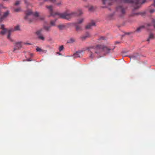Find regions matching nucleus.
Instances as JSON below:
<instances>
[{"mask_svg": "<svg viewBox=\"0 0 155 155\" xmlns=\"http://www.w3.org/2000/svg\"><path fill=\"white\" fill-rule=\"evenodd\" d=\"M138 56L139 55L138 54L135 53L130 56V58L136 59L137 58Z\"/></svg>", "mask_w": 155, "mask_h": 155, "instance_id": "17", "label": "nucleus"}, {"mask_svg": "<svg viewBox=\"0 0 155 155\" xmlns=\"http://www.w3.org/2000/svg\"><path fill=\"white\" fill-rule=\"evenodd\" d=\"M34 16L35 17H39V13L37 12L33 13L31 10H28L26 11L25 19L28 21L31 22L34 20Z\"/></svg>", "mask_w": 155, "mask_h": 155, "instance_id": "5", "label": "nucleus"}, {"mask_svg": "<svg viewBox=\"0 0 155 155\" xmlns=\"http://www.w3.org/2000/svg\"><path fill=\"white\" fill-rule=\"evenodd\" d=\"M25 3H26V1H25Z\"/></svg>", "mask_w": 155, "mask_h": 155, "instance_id": "42", "label": "nucleus"}, {"mask_svg": "<svg viewBox=\"0 0 155 155\" xmlns=\"http://www.w3.org/2000/svg\"><path fill=\"white\" fill-rule=\"evenodd\" d=\"M106 39V38L104 37L101 36L100 38V40H105Z\"/></svg>", "mask_w": 155, "mask_h": 155, "instance_id": "32", "label": "nucleus"}, {"mask_svg": "<svg viewBox=\"0 0 155 155\" xmlns=\"http://www.w3.org/2000/svg\"><path fill=\"white\" fill-rule=\"evenodd\" d=\"M21 47V42H16L15 44L13 51L15 52L16 50L19 49Z\"/></svg>", "mask_w": 155, "mask_h": 155, "instance_id": "10", "label": "nucleus"}, {"mask_svg": "<svg viewBox=\"0 0 155 155\" xmlns=\"http://www.w3.org/2000/svg\"><path fill=\"white\" fill-rule=\"evenodd\" d=\"M62 4V2L61 1H60V2L58 3H56V4L58 5V6H59L60 5H61Z\"/></svg>", "mask_w": 155, "mask_h": 155, "instance_id": "33", "label": "nucleus"}, {"mask_svg": "<svg viewBox=\"0 0 155 155\" xmlns=\"http://www.w3.org/2000/svg\"><path fill=\"white\" fill-rule=\"evenodd\" d=\"M81 51H78L74 54L73 56L74 58L80 57L82 56L81 54Z\"/></svg>", "mask_w": 155, "mask_h": 155, "instance_id": "14", "label": "nucleus"}, {"mask_svg": "<svg viewBox=\"0 0 155 155\" xmlns=\"http://www.w3.org/2000/svg\"><path fill=\"white\" fill-rule=\"evenodd\" d=\"M75 40L74 38H70V39L68 41V42L69 43H73V42L75 41Z\"/></svg>", "mask_w": 155, "mask_h": 155, "instance_id": "21", "label": "nucleus"}, {"mask_svg": "<svg viewBox=\"0 0 155 155\" xmlns=\"http://www.w3.org/2000/svg\"><path fill=\"white\" fill-rule=\"evenodd\" d=\"M20 4V1H16L15 3L14 4V5H18Z\"/></svg>", "mask_w": 155, "mask_h": 155, "instance_id": "30", "label": "nucleus"}, {"mask_svg": "<svg viewBox=\"0 0 155 155\" xmlns=\"http://www.w3.org/2000/svg\"><path fill=\"white\" fill-rule=\"evenodd\" d=\"M90 35L89 33L87 32L85 35L81 36V38L82 40H83L87 38L90 37Z\"/></svg>", "mask_w": 155, "mask_h": 155, "instance_id": "13", "label": "nucleus"}, {"mask_svg": "<svg viewBox=\"0 0 155 155\" xmlns=\"http://www.w3.org/2000/svg\"><path fill=\"white\" fill-rule=\"evenodd\" d=\"M56 19H55V20H52L51 21L50 24L52 26H54L55 25V22L56 21Z\"/></svg>", "mask_w": 155, "mask_h": 155, "instance_id": "19", "label": "nucleus"}, {"mask_svg": "<svg viewBox=\"0 0 155 155\" xmlns=\"http://www.w3.org/2000/svg\"><path fill=\"white\" fill-rule=\"evenodd\" d=\"M39 18L41 19V20H43V18H41L40 17H39Z\"/></svg>", "mask_w": 155, "mask_h": 155, "instance_id": "38", "label": "nucleus"}, {"mask_svg": "<svg viewBox=\"0 0 155 155\" xmlns=\"http://www.w3.org/2000/svg\"><path fill=\"white\" fill-rule=\"evenodd\" d=\"M84 20V18H81L79 19H78L77 20V22H75V23H77L78 24H81L83 22Z\"/></svg>", "mask_w": 155, "mask_h": 155, "instance_id": "18", "label": "nucleus"}, {"mask_svg": "<svg viewBox=\"0 0 155 155\" xmlns=\"http://www.w3.org/2000/svg\"><path fill=\"white\" fill-rule=\"evenodd\" d=\"M74 25L76 27V30L77 31H81L82 30V27L81 25H79L78 24L75 23H74Z\"/></svg>", "mask_w": 155, "mask_h": 155, "instance_id": "12", "label": "nucleus"}, {"mask_svg": "<svg viewBox=\"0 0 155 155\" xmlns=\"http://www.w3.org/2000/svg\"><path fill=\"white\" fill-rule=\"evenodd\" d=\"M139 14V13H132L130 15V16H134L135 15H138Z\"/></svg>", "mask_w": 155, "mask_h": 155, "instance_id": "26", "label": "nucleus"}, {"mask_svg": "<svg viewBox=\"0 0 155 155\" xmlns=\"http://www.w3.org/2000/svg\"><path fill=\"white\" fill-rule=\"evenodd\" d=\"M155 11V10L154 9H150L149 12L150 13H153Z\"/></svg>", "mask_w": 155, "mask_h": 155, "instance_id": "31", "label": "nucleus"}, {"mask_svg": "<svg viewBox=\"0 0 155 155\" xmlns=\"http://www.w3.org/2000/svg\"><path fill=\"white\" fill-rule=\"evenodd\" d=\"M155 38L154 34L152 33H150L149 34L148 38L147 39V41H149L150 40L153 39Z\"/></svg>", "mask_w": 155, "mask_h": 155, "instance_id": "15", "label": "nucleus"}, {"mask_svg": "<svg viewBox=\"0 0 155 155\" xmlns=\"http://www.w3.org/2000/svg\"><path fill=\"white\" fill-rule=\"evenodd\" d=\"M85 50L88 51L89 57L93 58L95 56L96 54H98L102 52L105 54H108L110 52L112 49L103 45H97L95 46L87 48Z\"/></svg>", "mask_w": 155, "mask_h": 155, "instance_id": "1", "label": "nucleus"}, {"mask_svg": "<svg viewBox=\"0 0 155 155\" xmlns=\"http://www.w3.org/2000/svg\"><path fill=\"white\" fill-rule=\"evenodd\" d=\"M147 25L148 26H151V24H147Z\"/></svg>", "mask_w": 155, "mask_h": 155, "instance_id": "37", "label": "nucleus"}, {"mask_svg": "<svg viewBox=\"0 0 155 155\" xmlns=\"http://www.w3.org/2000/svg\"><path fill=\"white\" fill-rule=\"evenodd\" d=\"M28 61H31V60H30V59H28Z\"/></svg>", "mask_w": 155, "mask_h": 155, "instance_id": "39", "label": "nucleus"}, {"mask_svg": "<svg viewBox=\"0 0 155 155\" xmlns=\"http://www.w3.org/2000/svg\"><path fill=\"white\" fill-rule=\"evenodd\" d=\"M44 2H40L39 3L40 5H42L44 4Z\"/></svg>", "mask_w": 155, "mask_h": 155, "instance_id": "35", "label": "nucleus"}, {"mask_svg": "<svg viewBox=\"0 0 155 155\" xmlns=\"http://www.w3.org/2000/svg\"><path fill=\"white\" fill-rule=\"evenodd\" d=\"M78 13H77L76 12H75L76 13V14H75V15L74 16L72 17L71 18H71H73V17H75V16H78V15L79 16V15H81L82 14H83V12L81 10L79 9V10H78Z\"/></svg>", "mask_w": 155, "mask_h": 155, "instance_id": "16", "label": "nucleus"}, {"mask_svg": "<svg viewBox=\"0 0 155 155\" xmlns=\"http://www.w3.org/2000/svg\"><path fill=\"white\" fill-rule=\"evenodd\" d=\"M2 8H3V5H0V9H2Z\"/></svg>", "mask_w": 155, "mask_h": 155, "instance_id": "34", "label": "nucleus"}, {"mask_svg": "<svg viewBox=\"0 0 155 155\" xmlns=\"http://www.w3.org/2000/svg\"><path fill=\"white\" fill-rule=\"evenodd\" d=\"M51 28V26H46L44 27V28L47 31H50Z\"/></svg>", "mask_w": 155, "mask_h": 155, "instance_id": "24", "label": "nucleus"}, {"mask_svg": "<svg viewBox=\"0 0 155 155\" xmlns=\"http://www.w3.org/2000/svg\"><path fill=\"white\" fill-rule=\"evenodd\" d=\"M112 49L111 51H113V49H114V48H113V49Z\"/></svg>", "mask_w": 155, "mask_h": 155, "instance_id": "41", "label": "nucleus"}, {"mask_svg": "<svg viewBox=\"0 0 155 155\" xmlns=\"http://www.w3.org/2000/svg\"><path fill=\"white\" fill-rule=\"evenodd\" d=\"M152 23L153 24V26L155 29V20L153 19L152 20Z\"/></svg>", "mask_w": 155, "mask_h": 155, "instance_id": "28", "label": "nucleus"}, {"mask_svg": "<svg viewBox=\"0 0 155 155\" xmlns=\"http://www.w3.org/2000/svg\"><path fill=\"white\" fill-rule=\"evenodd\" d=\"M102 3L105 5V6H102V8H106L108 5H111L113 2L112 0H102Z\"/></svg>", "mask_w": 155, "mask_h": 155, "instance_id": "8", "label": "nucleus"}, {"mask_svg": "<svg viewBox=\"0 0 155 155\" xmlns=\"http://www.w3.org/2000/svg\"><path fill=\"white\" fill-rule=\"evenodd\" d=\"M113 15H114V14H111L110 15V18H111L112 17V16H113Z\"/></svg>", "mask_w": 155, "mask_h": 155, "instance_id": "36", "label": "nucleus"}, {"mask_svg": "<svg viewBox=\"0 0 155 155\" xmlns=\"http://www.w3.org/2000/svg\"><path fill=\"white\" fill-rule=\"evenodd\" d=\"M9 13V11H7L4 12L2 15V13L0 12V22H2L4 19L7 17Z\"/></svg>", "mask_w": 155, "mask_h": 155, "instance_id": "9", "label": "nucleus"}, {"mask_svg": "<svg viewBox=\"0 0 155 155\" xmlns=\"http://www.w3.org/2000/svg\"><path fill=\"white\" fill-rule=\"evenodd\" d=\"M26 44H28V45H30V44H29V43H26Z\"/></svg>", "mask_w": 155, "mask_h": 155, "instance_id": "40", "label": "nucleus"}, {"mask_svg": "<svg viewBox=\"0 0 155 155\" xmlns=\"http://www.w3.org/2000/svg\"><path fill=\"white\" fill-rule=\"evenodd\" d=\"M46 7L48 10L50 15L48 16L49 17L52 16L55 17L57 16L58 18L69 20L72 17L75 15V12H65L62 13L58 12H54L53 11V6L52 5H46Z\"/></svg>", "mask_w": 155, "mask_h": 155, "instance_id": "2", "label": "nucleus"}, {"mask_svg": "<svg viewBox=\"0 0 155 155\" xmlns=\"http://www.w3.org/2000/svg\"><path fill=\"white\" fill-rule=\"evenodd\" d=\"M89 10L91 11H92L94 10L93 7L92 6H90L89 7Z\"/></svg>", "mask_w": 155, "mask_h": 155, "instance_id": "29", "label": "nucleus"}, {"mask_svg": "<svg viewBox=\"0 0 155 155\" xmlns=\"http://www.w3.org/2000/svg\"><path fill=\"white\" fill-rule=\"evenodd\" d=\"M95 26V23L94 21H92L91 22L88 24L86 26L85 28L86 29H91L92 26Z\"/></svg>", "mask_w": 155, "mask_h": 155, "instance_id": "11", "label": "nucleus"}, {"mask_svg": "<svg viewBox=\"0 0 155 155\" xmlns=\"http://www.w3.org/2000/svg\"><path fill=\"white\" fill-rule=\"evenodd\" d=\"M36 50L37 51L41 52L43 51L40 48L37 47L36 49Z\"/></svg>", "mask_w": 155, "mask_h": 155, "instance_id": "27", "label": "nucleus"}, {"mask_svg": "<svg viewBox=\"0 0 155 155\" xmlns=\"http://www.w3.org/2000/svg\"><path fill=\"white\" fill-rule=\"evenodd\" d=\"M1 28L2 29V31L0 32V34L2 35H4L5 34H8L7 38L11 42H13V40L10 36L11 32L13 31H18L20 30V26L18 25L15 26L14 29L8 30L5 28L4 25H1Z\"/></svg>", "mask_w": 155, "mask_h": 155, "instance_id": "3", "label": "nucleus"}, {"mask_svg": "<svg viewBox=\"0 0 155 155\" xmlns=\"http://www.w3.org/2000/svg\"><path fill=\"white\" fill-rule=\"evenodd\" d=\"M64 46L63 45H61V46H60L59 48V51H62L64 49Z\"/></svg>", "mask_w": 155, "mask_h": 155, "instance_id": "25", "label": "nucleus"}, {"mask_svg": "<svg viewBox=\"0 0 155 155\" xmlns=\"http://www.w3.org/2000/svg\"><path fill=\"white\" fill-rule=\"evenodd\" d=\"M65 27V26L63 25H60L58 26V28L60 30H62Z\"/></svg>", "mask_w": 155, "mask_h": 155, "instance_id": "20", "label": "nucleus"}, {"mask_svg": "<svg viewBox=\"0 0 155 155\" xmlns=\"http://www.w3.org/2000/svg\"><path fill=\"white\" fill-rule=\"evenodd\" d=\"M43 31V29L41 28L37 30L36 31L35 34L37 36L38 39L43 41H44L45 40V38L42 35Z\"/></svg>", "mask_w": 155, "mask_h": 155, "instance_id": "7", "label": "nucleus"}, {"mask_svg": "<svg viewBox=\"0 0 155 155\" xmlns=\"http://www.w3.org/2000/svg\"><path fill=\"white\" fill-rule=\"evenodd\" d=\"M144 28V27L143 26H141L137 28V31L138 32H140L141 31V30L142 29H143Z\"/></svg>", "mask_w": 155, "mask_h": 155, "instance_id": "22", "label": "nucleus"}, {"mask_svg": "<svg viewBox=\"0 0 155 155\" xmlns=\"http://www.w3.org/2000/svg\"><path fill=\"white\" fill-rule=\"evenodd\" d=\"M116 11L119 16L123 17L126 13V8L122 5L117 6L116 8Z\"/></svg>", "mask_w": 155, "mask_h": 155, "instance_id": "6", "label": "nucleus"}, {"mask_svg": "<svg viewBox=\"0 0 155 155\" xmlns=\"http://www.w3.org/2000/svg\"><path fill=\"white\" fill-rule=\"evenodd\" d=\"M154 0V3L152 6L154 5L155 7V0ZM146 0H120L121 3H132L133 4L134 9H138L140 5L144 3Z\"/></svg>", "mask_w": 155, "mask_h": 155, "instance_id": "4", "label": "nucleus"}, {"mask_svg": "<svg viewBox=\"0 0 155 155\" xmlns=\"http://www.w3.org/2000/svg\"><path fill=\"white\" fill-rule=\"evenodd\" d=\"M21 11V9L20 8H15L14 9V11L16 12H19Z\"/></svg>", "mask_w": 155, "mask_h": 155, "instance_id": "23", "label": "nucleus"}]
</instances>
